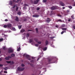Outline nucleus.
Returning a JSON list of instances; mask_svg holds the SVG:
<instances>
[{"label": "nucleus", "mask_w": 75, "mask_h": 75, "mask_svg": "<svg viewBox=\"0 0 75 75\" xmlns=\"http://www.w3.org/2000/svg\"><path fill=\"white\" fill-rule=\"evenodd\" d=\"M48 63L49 64L55 63V60H52L51 59H48Z\"/></svg>", "instance_id": "f257e3e1"}, {"label": "nucleus", "mask_w": 75, "mask_h": 75, "mask_svg": "<svg viewBox=\"0 0 75 75\" xmlns=\"http://www.w3.org/2000/svg\"><path fill=\"white\" fill-rule=\"evenodd\" d=\"M23 57H25L26 58H27V59L30 61V60H31V59H30V56L28 54H24L23 55Z\"/></svg>", "instance_id": "f03ea898"}, {"label": "nucleus", "mask_w": 75, "mask_h": 75, "mask_svg": "<svg viewBox=\"0 0 75 75\" xmlns=\"http://www.w3.org/2000/svg\"><path fill=\"white\" fill-rule=\"evenodd\" d=\"M24 69V68H21L18 67L17 68V70L18 71H23Z\"/></svg>", "instance_id": "7ed1b4c3"}, {"label": "nucleus", "mask_w": 75, "mask_h": 75, "mask_svg": "<svg viewBox=\"0 0 75 75\" xmlns=\"http://www.w3.org/2000/svg\"><path fill=\"white\" fill-rule=\"evenodd\" d=\"M51 9L52 10H56L57 9V7L54 6H53L51 7Z\"/></svg>", "instance_id": "20e7f679"}, {"label": "nucleus", "mask_w": 75, "mask_h": 75, "mask_svg": "<svg viewBox=\"0 0 75 75\" xmlns=\"http://www.w3.org/2000/svg\"><path fill=\"white\" fill-rule=\"evenodd\" d=\"M10 58H11V56H8V57H6L5 58L6 60H9Z\"/></svg>", "instance_id": "39448f33"}, {"label": "nucleus", "mask_w": 75, "mask_h": 75, "mask_svg": "<svg viewBox=\"0 0 75 75\" xmlns=\"http://www.w3.org/2000/svg\"><path fill=\"white\" fill-rule=\"evenodd\" d=\"M11 27H12V25L10 23L7 25V27H8V28H10Z\"/></svg>", "instance_id": "423d86ee"}, {"label": "nucleus", "mask_w": 75, "mask_h": 75, "mask_svg": "<svg viewBox=\"0 0 75 75\" xmlns=\"http://www.w3.org/2000/svg\"><path fill=\"white\" fill-rule=\"evenodd\" d=\"M59 3H60V5L61 6H65V4H64V3H63L62 2L60 1L59 2Z\"/></svg>", "instance_id": "0eeeda50"}, {"label": "nucleus", "mask_w": 75, "mask_h": 75, "mask_svg": "<svg viewBox=\"0 0 75 75\" xmlns=\"http://www.w3.org/2000/svg\"><path fill=\"white\" fill-rule=\"evenodd\" d=\"M13 2L12 1H9V5H11H11L13 4Z\"/></svg>", "instance_id": "6e6552de"}, {"label": "nucleus", "mask_w": 75, "mask_h": 75, "mask_svg": "<svg viewBox=\"0 0 75 75\" xmlns=\"http://www.w3.org/2000/svg\"><path fill=\"white\" fill-rule=\"evenodd\" d=\"M33 17H38L39 15L37 14L34 15H33Z\"/></svg>", "instance_id": "1a4fd4ad"}, {"label": "nucleus", "mask_w": 75, "mask_h": 75, "mask_svg": "<svg viewBox=\"0 0 75 75\" xmlns=\"http://www.w3.org/2000/svg\"><path fill=\"white\" fill-rule=\"evenodd\" d=\"M13 0V3H18V2H19V1H20V0H17V1H16V0Z\"/></svg>", "instance_id": "9d476101"}, {"label": "nucleus", "mask_w": 75, "mask_h": 75, "mask_svg": "<svg viewBox=\"0 0 75 75\" xmlns=\"http://www.w3.org/2000/svg\"><path fill=\"white\" fill-rule=\"evenodd\" d=\"M13 51V50L12 49H9L8 50V53H11V52H12Z\"/></svg>", "instance_id": "9b49d317"}, {"label": "nucleus", "mask_w": 75, "mask_h": 75, "mask_svg": "<svg viewBox=\"0 0 75 75\" xmlns=\"http://www.w3.org/2000/svg\"><path fill=\"white\" fill-rule=\"evenodd\" d=\"M15 20L16 21H19V20H18V17L16 16V17Z\"/></svg>", "instance_id": "f8f14e48"}, {"label": "nucleus", "mask_w": 75, "mask_h": 75, "mask_svg": "<svg viewBox=\"0 0 75 75\" xmlns=\"http://www.w3.org/2000/svg\"><path fill=\"white\" fill-rule=\"evenodd\" d=\"M29 42H30V43H31L32 42H33V40L32 39H30L29 41Z\"/></svg>", "instance_id": "ddd939ff"}, {"label": "nucleus", "mask_w": 75, "mask_h": 75, "mask_svg": "<svg viewBox=\"0 0 75 75\" xmlns=\"http://www.w3.org/2000/svg\"><path fill=\"white\" fill-rule=\"evenodd\" d=\"M48 40H46L45 41V44H46V45H48Z\"/></svg>", "instance_id": "4468645a"}, {"label": "nucleus", "mask_w": 75, "mask_h": 75, "mask_svg": "<svg viewBox=\"0 0 75 75\" xmlns=\"http://www.w3.org/2000/svg\"><path fill=\"white\" fill-rule=\"evenodd\" d=\"M30 36V34L28 33L26 35V38H28V37Z\"/></svg>", "instance_id": "2eb2a0df"}, {"label": "nucleus", "mask_w": 75, "mask_h": 75, "mask_svg": "<svg viewBox=\"0 0 75 75\" xmlns=\"http://www.w3.org/2000/svg\"><path fill=\"white\" fill-rule=\"evenodd\" d=\"M62 30H63V31H66L67 30V28H62Z\"/></svg>", "instance_id": "dca6fc26"}, {"label": "nucleus", "mask_w": 75, "mask_h": 75, "mask_svg": "<svg viewBox=\"0 0 75 75\" xmlns=\"http://www.w3.org/2000/svg\"><path fill=\"white\" fill-rule=\"evenodd\" d=\"M25 31V30L24 29H22L21 30V33H23V32H24Z\"/></svg>", "instance_id": "f3484780"}, {"label": "nucleus", "mask_w": 75, "mask_h": 75, "mask_svg": "<svg viewBox=\"0 0 75 75\" xmlns=\"http://www.w3.org/2000/svg\"><path fill=\"white\" fill-rule=\"evenodd\" d=\"M47 23H49L50 21H51V19H47L46 20Z\"/></svg>", "instance_id": "a211bd4d"}, {"label": "nucleus", "mask_w": 75, "mask_h": 75, "mask_svg": "<svg viewBox=\"0 0 75 75\" xmlns=\"http://www.w3.org/2000/svg\"><path fill=\"white\" fill-rule=\"evenodd\" d=\"M47 47H45L43 49V50L44 51H46V50H47Z\"/></svg>", "instance_id": "6ab92c4d"}, {"label": "nucleus", "mask_w": 75, "mask_h": 75, "mask_svg": "<svg viewBox=\"0 0 75 75\" xmlns=\"http://www.w3.org/2000/svg\"><path fill=\"white\" fill-rule=\"evenodd\" d=\"M37 3H38V2L36 1H35L34 2V4H37Z\"/></svg>", "instance_id": "aec40b11"}, {"label": "nucleus", "mask_w": 75, "mask_h": 75, "mask_svg": "<svg viewBox=\"0 0 75 75\" xmlns=\"http://www.w3.org/2000/svg\"><path fill=\"white\" fill-rule=\"evenodd\" d=\"M18 7L17 6L16 8V11H18Z\"/></svg>", "instance_id": "412c9836"}, {"label": "nucleus", "mask_w": 75, "mask_h": 75, "mask_svg": "<svg viewBox=\"0 0 75 75\" xmlns=\"http://www.w3.org/2000/svg\"><path fill=\"white\" fill-rule=\"evenodd\" d=\"M21 27H22L21 25H18V28L19 29H21Z\"/></svg>", "instance_id": "4be33fe9"}, {"label": "nucleus", "mask_w": 75, "mask_h": 75, "mask_svg": "<svg viewBox=\"0 0 75 75\" xmlns=\"http://www.w3.org/2000/svg\"><path fill=\"white\" fill-rule=\"evenodd\" d=\"M20 47H19V48L17 49V51H20Z\"/></svg>", "instance_id": "5701e85b"}, {"label": "nucleus", "mask_w": 75, "mask_h": 75, "mask_svg": "<svg viewBox=\"0 0 75 75\" xmlns=\"http://www.w3.org/2000/svg\"><path fill=\"white\" fill-rule=\"evenodd\" d=\"M65 24H63L62 25V27H65Z\"/></svg>", "instance_id": "b1692460"}, {"label": "nucleus", "mask_w": 75, "mask_h": 75, "mask_svg": "<svg viewBox=\"0 0 75 75\" xmlns=\"http://www.w3.org/2000/svg\"><path fill=\"white\" fill-rule=\"evenodd\" d=\"M35 30H36V33H38V29L37 28H36L35 29Z\"/></svg>", "instance_id": "393cba45"}, {"label": "nucleus", "mask_w": 75, "mask_h": 75, "mask_svg": "<svg viewBox=\"0 0 75 75\" xmlns=\"http://www.w3.org/2000/svg\"><path fill=\"white\" fill-rule=\"evenodd\" d=\"M11 61H6V62H7L8 64H11Z\"/></svg>", "instance_id": "a878e982"}, {"label": "nucleus", "mask_w": 75, "mask_h": 75, "mask_svg": "<svg viewBox=\"0 0 75 75\" xmlns=\"http://www.w3.org/2000/svg\"><path fill=\"white\" fill-rule=\"evenodd\" d=\"M3 27H4V28H7V25H4Z\"/></svg>", "instance_id": "bb28decb"}, {"label": "nucleus", "mask_w": 75, "mask_h": 75, "mask_svg": "<svg viewBox=\"0 0 75 75\" xmlns=\"http://www.w3.org/2000/svg\"><path fill=\"white\" fill-rule=\"evenodd\" d=\"M68 7L70 8V9H71V8H72V7L71 6H68Z\"/></svg>", "instance_id": "cd10ccee"}, {"label": "nucleus", "mask_w": 75, "mask_h": 75, "mask_svg": "<svg viewBox=\"0 0 75 75\" xmlns=\"http://www.w3.org/2000/svg\"><path fill=\"white\" fill-rule=\"evenodd\" d=\"M21 12H18V13H17V14H18V15H21Z\"/></svg>", "instance_id": "c85d7f7f"}, {"label": "nucleus", "mask_w": 75, "mask_h": 75, "mask_svg": "<svg viewBox=\"0 0 75 75\" xmlns=\"http://www.w3.org/2000/svg\"><path fill=\"white\" fill-rule=\"evenodd\" d=\"M4 69L5 71H7V70L8 69V68H7V67H6V68Z\"/></svg>", "instance_id": "c756f323"}, {"label": "nucleus", "mask_w": 75, "mask_h": 75, "mask_svg": "<svg viewBox=\"0 0 75 75\" xmlns=\"http://www.w3.org/2000/svg\"><path fill=\"white\" fill-rule=\"evenodd\" d=\"M47 0H43V3H46L47 2Z\"/></svg>", "instance_id": "7c9ffc66"}, {"label": "nucleus", "mask_w": 75, "mask_h": 75, "mask_svg": "<svg viewBox=\"0 0 75 75\" xmlns=\"http://www.w3.org/2000/svg\"><path fill=\"white\" fill-rule=\"evenodd\" d=\"M16 5H13L12 7L13 8H15V7H16Z\"/></svg>", "instance_id": "2f4dec72"}, {"label": "nucleus", "mask_w": 75, "mask_h": 75, "mask_svg": "<svg viewBox=\"0 0 75 75\" xmlns=\"http://www.w3.org/2000/svg\"><path fill=\"white\" fill-rule=\"evenodd\" d=\"M3 49L4 50H6V47H3Z\"/></svg>", "instance_id": "473e14b6"}, {"label": "nucleus", "mask_w": 75, "mask_h": 75, "mask_svg": "<svg viewBox=\"0 0 75 75\" xmlns=\"http://www.w3.org/2000/svg\"><path fill=\"white\" fill-rule=\"evenodd\" d=\"M24 7H26V6H28V5L27 4H24Z\"/></svg>", "instance_id": "72a5a7b5"}, {"label": "nucleus", "mask_w": 75, "mask_h": 75, "mask_svg": "<svg viewBox=\"0 0 75 75\" xmlns=\"http://www.w3.org/2000/svg\"><path fill=\"white\" fill-rule=\"evenodd\" d=\"M3 41V38L0 39V42L1 41Z\"/></svg>", "instance_id": "f704fd0d"}, {"label": "nucleus", "mask_w": 75, "mask_h": 75, "mask_svg": "<svg viewBox=\"0 0 75 75\" xmlns=\"http://www.w3.org/2000/svg\"><path fill=\"white\" fill-rule=\"evenodd\" d=\"M11 56L12 57H14V56H15V54H11Z\"/></svg>", "instance_id": "c9c22d12"}, {"label": "nucleus", "mask_w": 75, "mask_h": 75, "mask_svg": "<svg viewBox=\"0 0 75 75\" xmlns=\"http://www.w3.org/2000/svg\"><path fill=\"white\" fill-rule=\"evenodd\" d=\"M38 43L39 44H41V42L40 41L38 42Z\"/></svg>", "instance_id": "e433bc0d"}, {"label": "nucleus", "mask_w": 75, "mask_h": 75, "mask_svg": "<svg viewBox=\"0 0 75 75\" xmlns=\"http://www.w3.org/2000/svg\"><path fill=\"white\" fill-rule=\"evenodd\" d=\"M39 45L38 44H36L35 45V46L36 47H38Z\"/></svg>", "instance_id": "4c0bfd02"}, {"label": "nucleus", "mask_w": 75, "mask_h": 75, "mask_svg": "<svg viewBox=\"0 0 75 75\" xmlns=\"http://www.w3.org/2000/svg\"><path fill=\"white\" fill-rule=\"evenodd\" d=\"M71 17L72 19H73V20L74 19V15H73L71 16Z\"/></svg>", "instance_id": "58836bf2"}, {"label": "nucleus", "mask_w": 75, "mask_h": 75, "mask_svg": "<svg viewBox=\"0 0 75 75\" xmlns=\"http://www.w3.org/2000/svg\"><path fill=\"white\" fill-rule=\"evenodd\" d=\"M12 30H13V31H15V30H16V28H13Z\"/></svg>", "instance_id": "ea45409f"}, {"label": "nucleus", "mask_w": 75, "mask_h": 75, "mask_svg": "<svg viewBox=\"0 0 75 75\" xmlns=\"http://www.w3.org/2000/svg\"><path fill=\"white\" fill-rule=\"evenodd\" d=\"M40 9V8H37L36 9L38 11Z\"/></svg>", "instance_id": "a19ab883"}, {"label": "nucleus", "mask_w": 75, "mask_h": 75, "mask_svg": "<svg viewBox=\"0 0 75 75\" xmlns=\"http://www.w3.org/2000/svg\"><path fill=\"white\" fill-rule=\"evenodd\" d=\"M58 21H60V22H62V20L61 19H59V20Z\"/></svg>", "instance_id": "79ce46f5"}, {"label": "nucleus", "mask_w": 75, "mask_h": 75, "mask_svg": "<svg viewBox=\"0 0 75 75\" xmlns=\"http://www.w3.org/2000/svg\"><path fill=\"white\" fill-rule=\"evenodd\" d=\"M4 73H5V74H7V71H4Z\"/></svg>", "instance_id": "37998d69"}, {"label": "nucleus", "mask_w": 75, "mask_h": 75, "mask_svg": "<svg viewBox=\"0 0 75 75\" xmlns=\"http://www.w3.org/2000/svg\"><path fill=\"white\" fill-rule=\"evenodd\" d=\"M11 64H14V62L13 61L11 62Z\"/></svg>", "instance_id": "c03bdc74"}, {"label": "nucleus", "mask_w": 75, "mask_h": 75, "mask_svg": "<svg viewBox=\"0 0 75 75\" xmlns=\"http://www.w3.org/2000/svg\"><path fill=\"white\" fill-rule=\"evenodd\" d=\"M30 62L31 63L34 62V60H32L30 61Z\"/></svg>", "instance_id": "a18cd8bd"}, {"label": "nucleus", "mask_w": 75, "mask_h": 75, "mask_svg": "<svg viewBox=\"0 0 75 75\" xmlns=\"http://www.w3.org/2000/svg\"><path fill=\"white\" fill-rule=\"evenodd\" d=\"M58 16H59V17H61L62 16L60 14H58Z\"/></svg>", "instance_id": "49530a36"}, {"label": "nucleus", "mask_w": 75, "mask_h": 75, "mask_svg": "<svg viewBox=\"0 0 75 75\" xmlns=\"http://www.w3.org/2000/svg\"><path fill=\"white\" fill-rule=\"evenodd\" d=\"M23 21H27V19L25 18L24 19H23Z\"/></svg>", "instance_id": "de8ad7c7"}, {"label": "nucleus", "mask_w": 75, "mask_h": 75, "mask_svg": "<svg viewBox=\"0 0 75 75\" xmlns=\"http://www.w3.org/2000/svg\"><path fill=\"white\" fill-rule=\"evenodd\" d=\"M24 65L23 64H22L21 65V66L22 67H24Z\"/></svg>", "instance_id": "09e8293b"}, {"label": "nucleus", "mask_w": 75, "mask_h": 75, "mask_svg": "<svg viewBox=\"0 0 75 75\" xmlns=\"http://www.w3.org/2000/svg\"><path fill=\"white\" fill-rule=\"evenodd\" d=\"M64 33V31H62V32L61 33V34H63Z\"/></svg>", "instance_id": "8fccbe9b"}, {"label": "nucleus", "mask_w": 75, "mask_h": 75, "mask_svg": "<svg viewBox=\"0 0 75 75\" xmlns=\"http://www.w3.org/2000/svg\"><path fill=\"white\" fill-rule=\"evenodd\" d=\"M5 21H8V19H6L5 20Z\"/></svg>", "instance_id": "3c124183"}, {"label": "nucleus", "mask_w": 75, "mask_h": 75, "mask_svg": "<svg viewBox=\"0 0 75 75\" xmlns=\"http://www.w3.org/2000/svg\"><path fill=\"white\" fill-rule=\"evenodd\" d=\"M28 31H32V30H28Z\"/></svg>", "instance_id": "603ef678"}, {"label": "nucleus", "mask_w": 75, "mask_h": 75, "mask_svg": "<svg viewBox=\"0 0 75 75\" xmlns=\"http://www.w3.org/2000/svg\"><path fill=\"white\" fill-rule=\"evenodd\" d=\"M30 65L32 67L33 66V64H30Z\"/></svg>", "instance_id": "864d4df0"}, {"label": "nucleus", "mask_w": 75, "mask_h": 75, "mask_svg": "<svg viewBox=\"0 0 75 75\" xmlns=\"http://www.w3.org/2000/svg\"><path fill=\"white\" fill-rule=\"evenodd\" d=\"M3 64H0V67H3Z\"/></svg>", "instance_id": "5fc2aeb1"}, {"label": "nucleus", "mask_w": 75, "mask_h": 75, "mask_svg": "<svg viewBox=\"0 0 75 75\" xmlns=\"http://www.w3.org/2000/svg\"><path fill=\"white\" fill-rule=\"evenodd\" d=\"M8 33H11V30H9L8 31Z\"/></svg>", "instance_id": "6e6d98bb"}, {"label": "nucleus", "mask_w": 75, "mask_h": 75, "mask_svg": "<svg viewBox=\"0 0 75 75\" xmlns=\"http://www.w3.org/2000/svg\"><path fill=\"white\" fill-rule=\"evenodd\" d=\"M2 61V59L1 58H0V61Z\"/></svg>", "instance_id": "4d7b16f0"}, {"label": "nucleus", "mask_w": 75, "mask_h": 75, "mask_svg": "<svg viewBox=\"0 0 75 75\" xmlns=\"http://www.w3.org/2000/svg\"><path fill=\"white\" fill-rule=\"evenodd\" d=\"M39 59H40V57H39V58H38L37 60V61H38V60H39Z\"/></svg>", "instance_id": "13d9d810"}, {"label": "nucleus", "mask_w": 75, "mask_h": 75, "mask_svg": "<svg viewBox=\"0 0 75 75\" xmlns=\"http://www.w3.org/2000/svg\"><path fill=\"white\" fill-rule=\"evenodd\" d=\"M63 9H65V8L64 7H63L62 8Z\"/></svg>", "instance_id": "bf43d9fd"}, {"label": "nucleus", "mask_w": 75, "mask_h": 75, "mask_svg": "<svg viewBox=\"0 0 75 75\" xmlns=\"http://www.w3.org/2000/svg\"><path fill=\"white\" fill-rule=\"evenodd\" d=\"M36 1L38 3V1H39V0H37Z\"/></svg>", "instance_id": "052dcab7"}, {"label": "nucleus", "mask_w": 75, "mask_h": 75, "mask_svg": "<svg viewBox=\"0 0 75 75\" xmlns=\"http://www.w3.org/2000/svg\"><path fill=\"white\" fill-rule=\"evenodd\" d=\"M32 59H34V58H35L34 57H32Z\"/></svg>", "instance_id": "680f3d73"}, {"label": "nucleus", "mask_w": 75, "mask_h": 75, "mask_svg": "<svg viewBox=\"0 0 75 75\" xmlns=\"http://www.w3.org/2000/svg\"><path fill=\"white\" fill-rule=\"evenodd\" d=\"M71 21V20L70 19H69L68 20V21Z\"/></svg>", "instance_id": "e2e57ef3"}, {"label": "nucleus", "mask_w": 75, "mask_h": 75, "mask_svg": "<svg viewBox=\"0 0 75 75\" xmlns=\"http://www.w3.org/2000/svg\"><path fill=\"white\" fill-rule=\"evenodd\" d=\"M56 27L57 28H58V26L56 25Z\"/></svg>", "instance_id": "0e129e2a"}, {"label": "nucleus", "mask_w": 75, "mask_h": 75, "mask_svg": "<svg viewBox=\"0 0 75 75\" xmlns=\"http://www.w3.org/2000/svg\"><path fill=\"white\" fill-rule=\"evenodd\" d=\"M47 19H49V20H50V18H47Z\"/></svg>", "instance_id": "69168bd1"}, {"label": "nucleus", "mask_w": 75, "mask_h": 75, "mask_svg": "<svg viewBox=\"0 0 75 75\" xmlns=\"http://www.w3.org/2000/svg\"><path fill=\"white\" fill-rule=\"evenodd\" d=\"M64 33H66V31H64Z\"/></svg>", "instance_id": "338daca9"}, {"label": "nucleus", "mask_w": 75, "mask_h": 75, "mask_svg": "<svg viewBox=\"0 0 75 75\" xmlns=\"http://www.w3.org/2000/svg\"><path fill=\"white\" fill-rule=\"evenodd\" d=\"M1 53V51L0 50V54Z\"/></svg>", "instance_id": "774afa93"}]
</instances>
